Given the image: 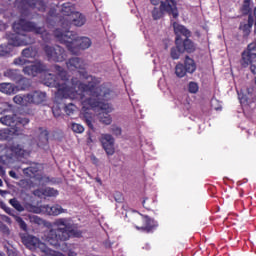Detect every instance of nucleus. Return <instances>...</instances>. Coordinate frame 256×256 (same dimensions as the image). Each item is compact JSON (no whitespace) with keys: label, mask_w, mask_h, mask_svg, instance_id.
<instances>
[{"label":"nucleus","mask_w":256,"mask_h":256,"mask_svg":"<svg viewBox=\"0 0 256 256\" xmlns=\"http://www.w3.org/2000/svg\"><path fill=\"white\" fill-rule=\"evenodd\" d=\"M40 139H41V141H42V143H47V141H49V137L47 136V132L45 131V132H42L41 134H40Z\"/></svg>","instance_id":"nucleus-43"},{"label":"nucleus","mask_w":256,"mask_h":256,"mask_svg":"<svg viewBox=\"0 0 256 256\" xmlns=\"http://www.w3.org/2000/svg\"><path fill=\"white\" fill-rule=\"evenodd\" d=\"M2 219L3 221H5V223H8L9 225H11V218H9L8 216H3Z\"/></svg>","instance_id":"nucleus-48"},{"label":"nucleus","mask_w":256,"mask_h":256,"mask_svg":"<svg viewBox=\"0 0 256 256\" xmlns=\"http://www.w3.org/2000/svg\"><path fill=\"white\" fill-rule=\"evenodd\" d=\"M3 75L7 77V79H10V81H14V83H21V81L25 80L19 69L9 68L4 71Z\"/></svg>","instance_id":"nucleus-16"},{"label":"nucleus","mask_w":256,"mask_h":256,"mask_svg":"<svg viewBox=\"0 0 256 256\" xmlns=\"http://www.w3.org/2000/svg\"><path fill=\"white\" fill-rule=\"evenodd\" d=\"M9 203L10 205H12V207H14V209H16V211H19V213L25 211V207H23V205H21V202H19L17 199H10Z\"/></svg>","instance_id":"nucleus-31"},{"label":"nucleus","mask_w":256,"mask_h":256,"mask_svg":"<svg viewBox=\"0 0 256 256\" xmlns=\"http://www.w3.org/2000/svg\"><path fill=\"white\" fill-rule=\"evenodd\" d=\"M16 105L27 107V105H41L47 101V94L39 90L32 91L27 94H18L13 98Z\"/></svg>","instance_id":"nucleus-6"},{"label":"nucleus","mask_w":256,"mask_h":256,"mask_svg":"<svg viewBox=\"0 0 256 256\" xmlns=\"http://www.w3.org/2000/svg\"><path fill=\"white\" fill-rule=\"evenodd\" d=\"M54 37L66 45L68 51H70L72 55H77L79 53V49L85 51V49H89V47L92 45L89 37L79 38V36H77V34L73 31L56 29L54 31Z\"/></svg>","instance_id":"nucleus-4"},{"label":"nucleus","mask_w":256,"mask_h":256,"mask_svg":"<svg viewBox=\"0 0 256 256\" xmlns=\"http://www.w3.org/2000/svg\"><path fill=\"white\" fill-rule=\"evenodd\" d=\"M96 181H97L98 183H101V179H99V178H96Z\"/></svg>","instance_id":"nucleus-57"},{"label":"nucleus","mask_w":256,"mask_h":256,"mask_svg":"<svg viewBox=\"0 0 256 256\" xmlns=\"http://www.w3.org/2000/svg\"><path fill=\"white\" fill-rule=\"evenodd\" d=\"M41 253H43V256H65V255L61 254V252L51 250L45 244H41Z\"/></svg>","instance_id":"nucleus-25"},{"label":"nucleus","mask_w":256,"mask_h":256,"mask_svg":"<svg viewBox=\"0 0 256 256\" xmlns=\"http://www.w3.org/2000/svg\"><path fill=\"white\" fill-rule=\"evenodd\" d=\"M44 51L49 59V61H56V63H63L65 59H67V53L65 49L61 48V46H49L46 45L44 47Z\"/></svg>","instance_id":"nucleus-8"},{"label":"nucleus","mask_w":256,"mask_h":256,"mask_svg":"<svg viewBox=\"0 0 256 256\" xmlns=\"http://www.w3.org/2000/svg\"><path fill=\"white\" fill-rule=\"evenodd\" d=\"M39 171V165L38 164H32L30 167L23 168L24 175H27L28 177H33L35 173Z\"/></svg>","instance_id":"nucleus-26"},{"label":"nucleus","mask_w":256,"mask_h":256,"mask_svg":"<svg viewBox=\"0 0 256 256\" xmlns=\"http://www.w3.org/2000/svg\"><path fill=\"white\" fill-rule=\"evenodd\" d=\"M242 13L249 15L251 13V0H244L242 5Z\"/></svg>","instance_id":"nucleus-33"},{"label":"nucleus","mask_w":256,"mask_h":256,"mask_svg":"<svg viewBox=\"0 0 256 256\" xmlns=\"http://www.w3.org/2000/svg\"><path fill=\"white\" fill-rule=\"evenodd\" d=\"M10 177H12V179H19V176L17 175V173H15V171L11 170L9 172Z\"/></svg>","instance_id":"nucleus-46"},{"label":"nucleus","mask_w":256,"mask_h":256,"mask_svg":"<svg viewBox=\"0 0 256 256\" xmlns=\"http://www.w3.org/2000/svg\"><path fill=\"white\" fill-rule=\"evenodd\" d=\"M2 209L7 213L8 215H13V209L9 208L7 205L2 204L1 205Z\"/></svg>","instance_id":"nucleus-44"},{"label":"nucleus","mask_w":256,"mask_h":256,"mask_svg":"<svg viewBox=\"0 0 256 256\" xmlns=\"http://www.w3.org/2000/svg\"><path fill=\"white\" fill-rule=\"evenodd\" d=\"M7 110L6 109H1L0 108V113H5Z\"/></svg>","instance_id":"nucleus-53"},{"label":"nucleus","mask_w":256,"mask_h":256,"mask_svg":"<svg viewBox=\"0 0 256 256\" xmlns=\"http://www.w3.org/2000/svg\"><path fill=\"white\" fill-rule=\"evenodd\" d=\"M173 27H174V33L177 36L176 39H179L180 35L187 37V39H188V37H191V32L187 28H185V26L180 25L177 22H174Z\"/></svg>","instance_id":"nucleus-19"},{"label":"nucleus","mask_w":256,"mask_h":256,"mask_svg":"<svg viewBox=\"0 0 256 256\" xmlns=\"http://www.w3.org/2000/svg\"><path fill=\"white\" fill-rule=\"evenodd\" d=\"M92 159H93V161H97V158H95L94 156H92Z\"/></svg>","instance_id":"nucleus-59"},{"label":"nucleus","mask_w":256,"mask_h":256,"mask_svg":"<svg viewBox=\"0 0 256 256\" xmlns=\"http://www.w3.org/2000/svg\"><path fill=\"white\" fill-rule=\"evenodd\" d=\"M5 249L7 251L8 256H17V253H15V251L9 249L7 246H5Z\"/></svg>","instance_id":"nucleus-45"},{"label":"nucleus","mask_w":256,"mask_h":256,"mask_svg":"<svg viewBox=\"0 0 256 256\" xmlns=\"http://www.w3.org/2000/svg\"><path fill=\"white\" fill-rule=\"evenodd\" d=\"M114 199L116 203H123V194H121V192H116L114 194Z\"/></svg>","instance_id":"nucleus-42"},{"label":"nucleus","mask_w":256,"mask_h":256,"mask_svg":"<svg viewBox=\"0 0 256 256\" xmlns=\"http://www.w3.org/2000/svg\"><path fill=\"white\" fill-rule=\"evenodd\" d=\"M23 5L27 9H38V11H45V2L41 0H24Z\"/></svg>","instance_id":"nucleus-18"},{"label":"nucleus","mask_w":256,"mask_h":256,"mask_svg":"<svg viewBox=\"0 0 256 256\" xmlns=\"http://www.w3.org/2000/svg\"><path fill=\"white\" fill-rule=\"evenodd\" d=\"M86 22L87 19L85 18V15L76 12L69 17L68 21L64 25H75V27H83Z\"/></svg>","instance_id":"nucleus-15"},{"label":"nucleus","mask_w":256,"mask_h":256,"mask_svg":"<svg viewBox=\"0 0 256 256\" xmlns=\"http://www.w3.org/2000/svg\"><path fill=\"white\" fill-rule=\"evenodd\" d=\"M110 131L113 133V135H115L116 137H119V135H121V133H123V130L121 129V127L117 126V125H112L110 128Z\"/></svg>","instance_id":"nucleus-37"},{"label":"nucleus","mask_w":256,"mask_h":256,"mask_svg":"<svg viewBox=\"0 0 256 256\" xmlns=\"http://www.w3.org/2000/svg\"><path fill=\"white\" fill-rule=\"evenodd\" d=\"M30 221L31 223H36V225H43V219L37 215L30 216Z\"/></svg>","instance_id":"nucleus-39"},{"label":"nucleus","mask_w":256,"mask_h":256,"mask_svg":"<svg viewBox=\"0 0 256 256\" xmlns=\"http://www.w3.org/2000/svg\"><path fill=\"white\" fill-rule=\"evenodd\" d=\"M0 233H3L6 237H9V235H11V230L3 222H0Z\"/></svg>","instance_id":"nucleus-35"},{"label":"nucleus","mask_w":256,"mask_h":256,"mask_svg":"<svg viewBox=\"0 0 256 256\" xmlns=\"http://www.w3.org/2000/svg\"><path fill=\"white\" fill-rule=\"evenodd\" d=\"M0 123H2V125H6L7 127H10L9 133H12V135L23 134V130L17 127V115L13 113L1 117Z\"/></svg>","instance_id":"nucleus-9"},{"label":"nucleus","mask_w":256,"mask_h":256,"mask_svg":"<svg viewBox=\"0 0 256 256\" xmlns=\"http://www.w3.org/2000/svg\"><path fill=\"white\" fill-rule=\"evenodd\" d=\"M184 69L186 70V73H195V71H197V64H195V60L189 56H186L184 61Z\"/></svg>","instance_id":"nucleus-23"},{"label":"nucleus","mask_w":256,"mask_h":256,"mask_svg":"<svg viewBox=\"0 0 256 256\" xmlns=\"http://www.w3.org/2000/svg\"><path fill=\"white\" fill-rule=\"evenodd\" d=\"M141 221L143 224L141 226H136V229L146 233H151V231H153V229H157L159 225L155 220L149 218V216L141 215Z\"/></svg>","instance_id":"nucleus-13"},{"label":"nucleus","mask_w":256,"mask_h":256,"mask_svg":"<svg viewBox=\"0 0 256 256\" xmlns=\"http://www.w3.org/2000/svg\"><path fill=\"white\" fill-rule=\"evenodd\" d=\"M9 132L0 129V140L7 139ZM25 155V150L19 144H13L10 148L5 147L0 144V163L7 165L11 159L15 157H23Z\"/></svg>","instance_id":"nucleus-5"},{"label":"nucleus","mask_w":256,"mask_h":256,"mask_svg":"<svg viewBox=\"0 0 256 256\" xmlns=\"http://www.w3.org/2000/svg\"><path fill=\"white\" fill-rule=\"evenodd\" d=\"M2 175H5V170H2Z\"/></svg>","instance_id":"nucleus-60"},{"label":"nucleus","mask_w":256,"mask_h":256,"mask_svg":"<svg viewBox=\"0 0 256 256\" xmlns=\"http://www.w3.org/2000/svg\"><path fill=\"white\" fill-rule=\"evenodd\" d=\"M47 213V215H53L55 217H57V215H61V213H67L66 209H63V207H61V205L56 204L53 206H49V205H42L39 208H36V210H34V213Z\"/></svg>","instance_id":"nucleus-11"},{"label":"nucleus","mask_w":256,"mask_h":256,"mask_svg":"<svg viewBox=\"0 0 256 256\" xmlns=\"http://www.w3.org/2000/svg\"><path fill=\"white\" fill-rule=\"evenodd\" d=\"M22 57H25L26 59H33L37 57V50L34 48H26L22 51Z\"/></svg>","instance_id":"nucleus-27"},{"label":"nucleus","mask_w":256,"mask_h":256,"mask_svg":"<svg viewBox=\"0 0 256 256\" xmlns=\"http://www.w3.org/2000/svg\"><path fill=\"white\" fill-rule=\"evenodd\" d=\"M22 243L32 251L35 249H39L41 251V245H45V243L39 241V238L31 235H25L22 237Z\"/></svg>","instance_id":"nucleus-14"},{"label":"nucleus","mask_w":256,"mask_h":256,"mask_svg":"<svg viewBox=\"0 0 256 256\" xmlns=\"http://www.w3.org/2000/svg\"><path fill=\"white\" fill-rule=\"evenodd\" d=\"M0 256H6L2 251H0Z\"/></svg>","instance_id":"nucleus-58"},{"label":"nucleus","mask_w":256,"mask_h":256,"mask_svg":"<svg viewBox=\"0 0 256 256\" xmlns=\"http://www.w3.org/2000/svg\"><path fill=\"white\" fill-rule=\"evenodd\" d=\"M16 222L18 223L20 229H22V231H27V223H25L23 221V218L16 216Z\"/></svg>","instance_id":"nucleus-38"},{"label":"nucleus","mask_w":256,"mask_h":256,"mask_svg":"<svg viewBox=\"0 0 256 256\" xmlns=\"http://www.w3.org/2000/svg\"><path fill=\"white\" fill-rule=\"evenodd\" d=\"M57 78L53 74H47L45 85L47 87H55L57 89L56 99H77L81 102L82 113L86 118L88 126L93 127L89 111L100 109L105 114L99 116L101 123L111 125V116L108 113L113 112V106L105 101H109L115 97V92L105 85L99 86L101 79L93 76L87 77L86 82H82L77 78H73L69 82L67 72L59 65L54 66Z\"/></svg>","instance_id":"nucleus-1"},{"label":"nucleus","mask_w":256,"mask_h":256,"mask_svg":"<svg viewBox=\"0 0 256 256\" xmlns=\"http://www.w3.org/2000/svg\"><path fill=\"white\" fill-rule=\"evenodd\" d=\"M70 71H75L76 69H83V61L77 57L71 58L66 63Z\"/></svg>","instance_id":"nucleus-22"},{"label":"nucleus","mask_w":256,"mask_h":256,"mask_svg":"<svg viewBox=\"0 0 256 256\" xmlns=\"http://www.w3.org/2000/svg\"><path fill=\"white\" fill-rule=\"evenodd\" d=\"M183 51H187V53H193L195 51V44L190 39H186L183 43Z\"/></svg>","instance_id":"nucleus-28"},{"label":"nucleus","mask_w":256,"mask_h":256,"mask_svg":"<svg viewBox=\"0 0 256 256\" xmlns=\"http://www.w3.org/2000/svg\"><path fill=\"white\" fill-rule=\"evenodd\" d=\"M61 13L64 17L63 23L65 25V21L67 23V21L71 17V15H73V13H77V11H75V6L71 5V3H69V2H66L62 5Z\"/></svg>","instance_id":"nucleus-17"},{"label":"nucleus","mask_w":256,"mask_h":256,"mask_svg":"<svg viewBox=\"0 0 256 256\" xmlns=\"http://www.w3.org/2000/svg\"><path fill=\"white\" fill-rule=\"evenodd\" d=\"M181 53H183V46H181V39L176 38V48L171 49L172 59H179Z\"/></svg>","instance_id":"nucleus-24"},{"label":"nucleus","mask_w":256,"mask_h":256,"mask_svg":"<svg viewBox=\"0 0 256 256\" xmlns=\"http://www.w3.org/2000/svg\"><path fill=\"white\" fill-rule=\"evenodd\" d=\"M17 91V87L9 82H4L0 84V93L4 95H13Z\"/></svg>","instance_id":"nucleus-21"},{"label":"nucleus","mask_w":256,"mask_h":256,"mask_svg":"<svg viewBox=\"0 0 256 256\" xmlns=\"http://www.w3.org/2000/svg\"><path fill=\"white\" fill-rule=\"evenodd\" d=\"M189 93H197L199 91V85L196 82H190L188 84Z\"/></svg>","instance_id":"nucleus-36"},{"label":"nucleus","mask_w":256,"mask_h":256,"mask_svg":"<svg viewBox=\"0 0 256 256\" xmlns=\"http://www.w3.org/2000/svg\"><path fill=\"white\" fill-rule=\"evenodd\" d=\"M152 5H159V3H162L161 0H150Z\"/></svg>","instance_id":"nucleus-49"},{"label":"nucleus","mask_w":256,"mask_h":256,"mask_svg":"<svg viewBox=\"0 0 256 256\" xmlns=\"http://www.w3.org/2000/svg\"><path fill=\"white\" fill-rule=\"evenodd\" d=\"M68 256H77V253H75L73 250H69Z\"/></svg>","instance_id":"nucleus-50"},{"label":"nucleus","mask_w":256,"mask_h":256,"mask_svg":"<svg viewBox=\"0 0 256 256\" xmlns=\"http://www.w3.org/2000/svg\"><path fill=\"white\" fill-rule=\"evenodd\" d=\"M167 13L168 15H172L174 19L179 17V10L177 9V0H165V2H161L159 8H154L152 11L153 19H161L163 15Z\"/></svg>","instance_id":"nucleus-7"},{"label":"nucleus","mask_w":256,"mask_h":256,"mask_svg":"<svg viewBox=\"0 0 256 256\" xmlns=\"http://www.w3.org/2000/svg\"><path fill=\"white\" fill-rule=\"evenodd\" d=\"M47 67L41 63V61H36L35 63H32L30 65H27L23 67V73L24 75H28V77H37L39 73H43Z\"/></svg>","instance_id":"nucleus-10"},{"label":"nucleus","mask_w":256,"mask_h":256,"mask_svg":"<svg viewBox=\"0 0 256 256\" xmlns=\"http://www.w3.org/2000/svg\"><path fill=\"white\" fill-rule=\"evenodd\" d=\"M34 195H38V197H41V195H44V197H57L59 191L55 190V188L47 187L41 190H36Z\"/></svg>","instance_id":"nucleus-20"},{"label":"nucleus","mask_w":256,"mask_h":256,"mask_svg":"<svg viewBox=\"0 0 256 256\" xmlns=\"http://www.w3.org/2000/svg\"><path fill=\"white\" fill-rule=\"evenodd\" d=\"M250 71H251V73L256 75V65L253 64V62L250 64Z\"/></svg>","instance_id":"nucleus-47"},{"label":"nucleus","mask_w":256,"mask_h":256,"mask_svg":"<svg viewBox=\"0 0 256 256\" xmlns=\"http://www.w3.org/2000/svg\"><path fill=\"white\" fill-rule=\"evenodd\" d=\"M100 141L107 155L115 154V138H113L111 134H102Z\"/></svg>","instance_id":"nucleus-12"},{"label":"nucleus","mask_w":256,"mask_h":256,"mask_svg":"<svg viewBox=\"0 0 256 256\" xmlns=\"http://www.w3.org/2000/svg\"><path fill=\"white\" fill-rule=\"evenodd\" d=\"M0 187H3V180L0 179Z\"/></svg>","instance_id":"nucleus-55"},{"label":"nucleus","mask_w":256,"mask_h":256,"mask_svg":"<svg viewBox=\"0 0 256 256\" xmlns=\"http://www.w3.org/2000/svg\"><path fill=\"white\" fill-rule=\"evenodd\" d=\"M19 125H23V127L29 125V118H17V127H19Z\"/></svg>","instance_id":"nucleus-41"},{"label":"nucleus","mask_w":256,"mask_h":256,"mask_svg":"<svg viewBox=\"0 0 256 256\" xmlns=\"http://www.w3.org/2000/svg\"><path fill=\"white\" fill-rule=\"evenodd\" d=\"M77 109V107H75V105L73 104H68L65 107V113H67L68 115H73V113H75V110Z\"/></svg>","instance_id":"nucleus-40"},{"label":"nucleus","mask_w":256,"mask_h":256,"mask_svg":"<svg viewBox=\"0 0 256 256\" xmlns=\"http://www.w3.org/2000/svg\"><path fill=\"white\" fill-rule=\"evenodd\" d=\"M240 103H243V98H241V95H239Z\"/></svg>","instance_id":"nucleus-54"},{"label":"nucleus","mask_w":256,"mask_h":256,"mask_svg":"<svg viewBox=\"0 0 256 256\" xmlns=\"http://www.w3.org/2000/svg\"><path fill=\"white\" fill-rule=\"evenodd\" d=\"M38 147H43V144H41V142H39Z\"/></svg>","instance_id":"nucleus-56"},{"label":"nucleus","mask_w":256,"mask_h":256,"mask_svg":"<svg viewBox=\"0 0 256 256\" xmlns=\"http://www.w3.org/2000/svg\"><path fill=\"white\" fill-rule=\"evenodd\" d=\"M253 27V17L249 16L247 24H240L241 31H244L246 35L249 34V29Z\"/></svg>","instance_id":"nucleus-29"},{"label":"nucleus","mask_w":256,"mask_h":256,"mask_svg":"<svg viewBox=\"0 0 256 256\" xmlns=\"http://www.w3.org/2000/svg\"><path fill=\"white\" fill-rule=\"evenodd\" d=\"M142 205H145V200H143Z\"/></svg>","instance_id":"nucleus-61"},{"label":"nucleus","mask_w":256,"mask_h":256,"mask_svg":"<svg viewBox=\"0 0 256 256\" xmlns=\"http://www.w3.org/2000/svg\"><path fill=\"white\" fill-rule=\"evenodd\" d=\"M57 229H50L42 234L43 241L49 243L53 247H59V241H67L71 235H75L73 222L69 218H59L54 222Z\"/></svg>","instance_id":"nucleus-3"},{"label":"nucleus","mask_w":256,"mask_h":256,"mask_svg":"<svg viewBox=\"0 0 256 256\" xmlns=\"http://www.w3.org/2000/svg\"><path fill=\"white\" fill-rule=\"evenodd\" d=\"M175 74L180 78L185 77V75H187V71L185 70V66H183L182 63H179V64L176 65Z\"/></svg>","instance_id":"nucleus-30"},{"label":"nucleus","mask_w":256,"mask_h":256,"mask_svg":"<svg viewBox=\"0 0 256 256\" xmlns=\"http://www.w3.org/2000/svg\"><path fill=\"white\" fill-rule=\"evenodd\" d=\"M7 193V191L1 190L0 189V195H5Z\"/></svg>","instance_id":"nucleus-52"},{"label":"nucleus","mask_w":256,"mask_h":256,"mask_svg":"<svg viewBox=\"0 0 256 256\" xmlns=\"http://www.w3.org/2000/svg\"><path fill=\"white\" fill-rule=\"evenodd\" d=\"M7 25H5V23H3L2 21H0V30L1 29H6Z\"/></svg>","instance_id":"nucleus-51"},{"label":"nucleus","mask_w":256,"mask_h":256,"mask_svg":"<svg viewBox=\"0 0 256 256\" xmlns=\"http://www.w3.org/2000/svg\"><path fill=\"white\" fill-rule=\"evenodd\" d=\"M28 63H29V60H27L24 56L18 57L13 61V65H16L18 67L27 66Z\"/></svg>","instance_id":"nucleus-32"},{"label":"nucleus","mask_w":256,"mask_h":256,"mask_svg":"<svg viewBox=\"0 0 256 256\" xmlns=\"http://www.w3.org/2000/svg\"><path fill=\"white\" fill-rule=\"evenodd\" d=\"M14 34H7V45H0V57H7L11 53V45L13 47H23L25 45H33L35 38L27 33H35L42 35L43 41H47L51 35L45 32V28L38 26L34 22L20 19L13 24Z\"/></svg>","instance_id":"nucleus-2"},{"label":"nucleus","mask_w":256,"mask_h":256,"mask_svg":"<svg viewBox=\"0 0 256 256\" xmlns=\"http://www.w3.org/2000/svg\"><path fill=\"white\" fill-rule=\"evenodd\" d=\"M71 129L74 133H83L85 131V127L77 123H72Z\"/></svg>","instance_id":"nucleus-34"}]
</instances>
